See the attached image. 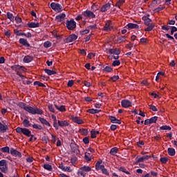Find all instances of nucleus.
<instances>
[{
  "label": "nucleus",
  "instance_id": "nucleus-11",
  "mask_svg": "<svg viewBox=\"0 0 177 177\" xmlns=\"http://www.w3.org/2000/svg\"><path fill=\"white\" fill-rule=\"evenodd\" d=\"M19 42L21 45H23V46H26V48H30V46H31L30 43H28V41L24 38H20Z\"/></svg>",
  "mask_w": 177,
  "mask_h": 177
},
{
  "label": "nucleus",
  "instance_id": "nucleus-15",
  "mask_svg": "<svg viewBox=\"0 0 177 177\" xmlns=\"http://www.w3.org/2000/svg\"><path fill=\"white\" fill-rule=\"evenodd\" d=\"M109 52L111 55H116L118 56L121 53V50L120 48H110L109 50Z\"/></svg>",
  "mask_w": 177,
  "mask_h": 177
},
{
  "label": "nucleus",
  "instance_id": "nucleus-9",
  "mask_svg": "<svg viewBox=\"0 0 177 177\" xmlns=\"http://www.w3.org/2000/svg\"><path fill=\"white\" fill-rule=\"evenodd\" d=\"M122 107L124 109H128V107H132V102L129 100H122L121 101Z\"/></svg>",
  "mask_w": 177,
  "mask_h": 177
},
{
  "label": "nucleus",
  "instance_id": "nucleus-23",
  "mask_svg": "<svg viewBox=\"0 0 177 177\" xmlns=\"http://www.w3.org/2000/svg\"><path fill=\"white\" fill-rule=\"evenodd\" d=\"M28 27H29V28H37L39 27V23H35V22L28 23Z\"/></svg>",
  "mask_w": 177,
  "mask_h": 177
},
{
  "label": "nucleus",
  "instance_id": "nucleus-51",
  "mask_svg": "<svg viewBox=\"0 0 177 177\" xmlns=\"http://www.w3.org/2000/svg\"><path fill=\"white\" fill-rule=\"evenodd\" d=\"M41 140L46 143V144H48V142H49V138L46 136H44L41 138Z\"/></svg>",
  "mask_w": 177,
  "mask_h": 177
},
{
  "label": "nucleus",
  "instance_id": "nucleus-46",
  "mask_svg": "<svg viewBox=\"0 0 177 177\" xmlns=\"http://www.w3.org/2000/svg\"><path fill=\"white\" fill-rule=\"evenodd\" d=\"M157 120H158V117L153 116L149 119V122H151V124H156V122H157Z\"/></svg>",
  "mask_w": 177,
  "mask_h": 177
},
{
  "label": "nucleus",
  "instance_id": "nucleus-53",
  "mask_svg": "<svg viewBox=\"0 0 177 177\" xmlns=\"http://www.w3.org/2000/svg\"><path fill=\"white\" fill-rule=\"evenodd\" d=\"M160 162L162 164H167V162H168V158H160Z\"/></svg>",
  "mask_w": 177,
  "mask_h": 177
},
{
  "label": "nucleus",
  "instance_id": "nucleus-37",
  "mask_svg": "<svg viewBox=\"0 0 177 177\" xmlns=\"http://www.w3.org/2000/svg\"><path fill=\"white\" fill-rule=\"evenodd\" d=\"M171 127L168 125H163L160 127V131H171Z\"/></svg>",
  "mask_w": 177,
  "mask_h": 177
},
{
  "label": "nucleus",
  "instance_id": "nucleus-63",
  "mask_svg": "<svg viewBox=\"0 0 177 177\" xmlns=\"http://www.w3.org/2000/svg\"><path fill=\"white\" fill-rule=\"evenodd\" d=\"M91 138H92V139L96 138V133L95 132L94 130H92V131H91Z\"/></svg>",
  "mask_w": 177,
  "mask_h": 177
},
{
  "label": "nucleus",
  "instance_id": "nucleus-56",
  "mask_svg": "<svg viewBox=\"0 0 177 177\" xmlns=\"http://www.w3.org/2000/svg\"><path fill=\"white\" fill-rule=\"evenodd\" d=\"M48 109L51 113H55V107L53 106V105L49 104H48Z\"/></svg>",
  "mask_w": 177,
  "mask_h": 177
},
{
  "label": "nucleus",
  "instance_id": "nucleus-49",
  "mask_svg": "<svg viewBox=\"0 0 177 177\" xmlns=\"http://www.w3.org/2000/svg\"><path fill=\"white\" fill-rule=\"evenodd\" d=\"M44 48H50L52 46V43L49 41H46L44 43Z\"/></svg>",
  "mask_w": 177,
  "mask_h": 177
},
{
  "label": "nucleus",
  "instance_id": "nucleus-30",
  "mask_svg": "<svg viewBox=\"0 0 177 177\" xmlns=\"http://www.w3.org/2000/svg\"><path fill=\"white\" fill-rule=\"evenodd\" d=\"M80 169H82L84 172H91V171H92V167L89 166H83L80 167Z\"/></svg>",
  "mask_w": 177,
  "mask_h": 177
},
{
  "label": "nucleus",
  "instance_id": "nucleus-8",
  "mask_svg": "<svg viewBox=\"0 0 177 177\" xmlns=\"http://www.w3.org/2000/svg\"><path fill=\"white\" fill-rule=\"evenodd\" d=\"M83 15L84 16V17H88V19H95L96 17L95 13L89 10H86V11H84L83 12Z\"/></svg>",
  "mask_w": 177,
  "mask_h": 177
},
{
  "label": "nucleus",
  "instance_id": "nucleus-44",
  "mask_svg": "<svg viewBox=\"0 0 177 177\" xmlns=\"http://www.w3.org/2000/svg\"><path fill=\"white\" fill-rule=\"evenodd\" d=\"M43 168H44V169H46L47 171H52V169H53L52 165H50L49 164H44L43 165Z\"/></svg>",
  "mask_w": 177,
  "mask_h": 177
},
{
  "label": "nucleus",
  "instance_id": "nucleus-39",
  "mask_svg": "<svg viewBox=\"0 0 177 177\" xmlns=\"http://www.w3.org/2000/svg\"><path fill=\"white\" fill-rule=\"evenodd\" d=\"M1 151L3 153H8V154H9L10 153V148H9V147H4L1 149Z\"/></svg>",
  "mask_w": 177,
  "mask_h": 177
},
{
  "label": "nucleus",
  "instance_id": "nucleus-7",
  "mask_svg": "<svg viewBox=\"0 0 177 177\" xmlns=\"http://www.w3.org/2000/svg\"><path fill=\"white\" fill-rule=\"evenodd\" d=\"M70 147H71L73 153L76 154V156H78V154H80L79 147L77 146V144H75V142H71L70 145Z\"/></svg>",
  "mask_w": 177,
  "mask_h": 177
},
{
  "label": "nucleus",
  "instance_id": "nucleus-20",
  "mask_svg": "<svg viewBox=\"0 0 177 177\" xmlns=\"http://www.w3.org/2000/svg\"><path fill=\"white\" fill-rule=\"evenodd\" d=\"M109 120L112 124H118L119 125H121V120L117 119L115 116H109Z\"/></svg>",
  "mask_w": 177,
  "mask_h": 177
},
{
  "label": "nucleus",
  "instance_id": "nucleus-61",
  "mask_svg": "<svg viewBox=\"0 0 177 177\" xmlns=\"http://www.w3.org/2000/svg\"><path fill=\"white\" fill-rule=\"evenodd\" d=\"M144 145L145 142H143V140H140L137 142V146H138V147H142V146H144Z\"/></svg>",
  "mask_w": 177,
  "mask_h": 177
},
{
  "label": "nucleus",
  "instance_id": "nucleus-5",
  "mask_svg": "<svg viewBox=\"0 0 177 177\" xmlns=\"http://www.w3.org/2000/svg\"><path fill=\"white\" fill-rule=\"evenodd\" d=\"M50 8L55 12H62V9H63V7L62 6V5H60L59 3H55V2H53L50 3Z\"/></svg>",
  "mask_w": 177,
  "mask_h": 177
},
{
  "label": "nucleus",
  "instance_id": "nucleus-35",
  "mask_svg": "<svg viewBox=\"0 0 177 177\" xmlns=\"http://www.w3.org/2000/svg\"><path fill=\"white\" fill-rule=\"evenodd\" d=\"M23 125L26 128H28V127H31V123H30V120L25 119L23 121Z\"/></svg>",
  "mask_w": 177,
  "mask_h": 177
},
{
  "label": "nucleus",
  "instance_id": "nucleus-12",
  "mask_svg": "<svg viewBox=\"0 0 177 177\" xmlns=\"http://www.w3.org/2000/svg\"><path fill=\"white\" fill-rule=\"evenodd\" d=\"M10 151L12 156H15V157H19V158H21V153L15 149L14 148H10Z\"/></svg>",
  "mask_w": 177,
  "mask_h": 177
},
{
  "label": "nucleus",
  "instance_id": "nucleus-50",
  "mask_svg": "<svg viewBox=\"0 0 177 177\" xmlns=\"http://www.w3.org/2000/svg\"><path fill=\"white\" fill-rule=\"evenodd\" d=\"M77 175H81V176L85 177L86 173H85L84 170L81 169L80 167V170L77 171Z\"/></svg>",
  "mask_w": 177,
  "mask_h": 177
},
{
  "label": "nucleus",
  "instance_id": "nucleus-54",
  "mask_svg": "<svg viewBox=\"0 0 177 177\" xmlns=\"http://www.w3.org/2000/svg\"><path fill=\"white\" fill-rule=\"evenodd\" d=\"M120 64H121V62H120V60H115L113 63H112V66L113 67H116V66H120Z\"/></svg>",
  "mask_w": 177,
  "mask_h": 177
},
{
  "label": "nucleus",
  "instance_id": "nucleus-31",
  "mask_svg": "<svg viewBox=\"0 0 177 177\" xmlns=\"http://www.w3.org/2000/svg\"><path fill=\"white\" fill-rule=\"evenodd\" d=\"M44 72L46 74H48V75H55V74H56V71L46 68L44 69Z\"/></svg>",
  "mask_w": 177,
  "mask_h": 177
},
{
  "label": "nucleus",
  "instance_id": "nucleus-26",
  "mask_svg": "<svg viewBox=\"0 0 177 177\" xmlns=\"http://www.w3.org/2000/svg\"><path fill=\"white\" fill-rule=\"evenodd\" d=\"M142 20L145 21V26H149V24H151V19L147 17H142Z\"/></svg>",
  "mask_w": 177,
  "mask_h": 177
},
{
  "label": "nucleus",
  "instance_id": "nucleus-59",
  "mask_svg": "<svg viewBox=\"0 0 177 177\" xmlns=\"http://www.w3.org/2000/svg\"><path fill=\"white\" fill-rule=\"evenodd\" d=\"M84 86H87V88H89V86H92V84L88 81H84L83 82Z\"/></svg>",
  "mask_w": 177,
  "mask_h": 177
},
{
  "label": "nucleus",
  "instance_id": "nucleus-10",
  "mask_svg": "<svg viewBox=\"0 0 177 177\" xmlns=\"http://www.w3.org/2000/svg\"><path fill=\"white\" fill-rule=\"evenodd\" d=\"M111 8V3H106V4L103 5L100 8V12L102 13H105V12H107L109 9Z\"/></svg>",
  "mask_w": 177,
  "mask_h": 177
},
{
  "label": "nucleus",
  "instance_id": "nucleus-18",
  "mask_svg": "<svg viewBox=\"0 0 177 177\" xmlns=\"http://www.w3.org/2000/svg\"><path fill=\"white\" fill-rule=\"evenodd\" d=\"M57 124L61 128H63V127H68V125H70V123H68L67 120H57Z\"/></svg>",
  "mask_w": 177,
  "mask_h": 177
},
{
  "label": "nucleus",
  "instance_id": "nucleus-6",
  "mask_svg": "<svg viewBox=\"0 0 177 177\" xmlns=\"http://www.w3.org/2000/svg\"><path fill=\"white\" fill-rule=\"evenodd\" d=\"M77 39L78 36L77 35L72 34L64 39V42H66V44H70V42H74V41H76Z\"/></svg>",
  "mask_w": 177,
  "mask_h": 177
},
{
  "label": "nucleus",
  "instance_id": "nucleus-25",
  "mask_svg": "<svg viewBox=\"0 0 177 177\" xmlns=\"http://www.w3.org/2000/svg\"><path fill=\"white\" fill-rule=\"evenodd\" d=\"M147 28H145V31L150 32V31H153V29L156 26V24L151 23V24H149V25H147Z\"/></svg>",
  "mask_w": 177,
  "mask_h": 177
},
{
  "label": "nucleus",
  "instance_id": "nucleus-60",
  "mask_svg": "<svg viewBox=\"0 0 177 177\" xmlns=\"http://www.w3.org/2000/svg\"><path fill=\"white\" fill-rule=\"evenodd\" d=\"M83 142L84 145H88L89 143V137H85L83 138Z\"/></svg>",
  "mask_w": 177,
  "mask_h": 177
},
{
  "label": "nucleus",
  "instance_id": "nucleus-42",
  "mask_svg": "<svg viewBox=\"0 0 177 177\" xmlns=\"http://www.w3.org/2000/svg\"><path fill=\"white\" fill-rule=\"evenodd\" d=\"M14 32H15V34H16V35H18L19 37H21V36L26 35L25 32H20V30H19L17 29H15L14 30Z\"/></svg>",
  "mask_w": 177,
  "mask_h": 177
},
{
  "label": "nucleus",
  "instance_id": "nucleus-13",
  "mask_svg": "<svg viewBox=\"0 0 177 177\" xmlns=\"http://www.w3.org/2000/svg\"><path fill=\"white\" fill-rule=\"evenodd\" d=\"M111 28H113L111 21H108L104 26V31L109 32V31H111Z\"/></svg>",
  "mask_w": 177,
  "mask_h": 177
},
{
  "label": "nucleus",
  "instance_id": "nucleus-4",
  "mask_svg": "<svg viewBox=\"0 0 177 177\" xmlns=\"http://www.w3.org/2000/svg\"><path fill=\"white\" fill-rule=\"evenodd\" d=\"M0 171L3 174H6L8 172V163L6 162V160H0Z\"/></svg>",
  "mask_w": 177,
  "mask_h": 177
},
{
  "label": "nucleus",
  "instance_id": "nucleus-45",
  "mask_svg": "<svg viewBox=\"0 0 177 177\" xmlns=\"http://www.w3.org/2000/svg\"><path fill=\"white\" fill-rule=\"evenodd\" d=\"M7 17L10 20V21H13L15 20V17L13 16V14L10 13V12H7Z\"/></svg>",
  "mask_w": 177,
  "mask_h": 177
},
{
  "label": "nucleus",
  "instance_id": "nucleus-32",
  "mask_svg": "<svg viewBox=\"0 0 177 177\" xmlns=\"http://www.w3.org/2000/svg\"><path fill=\"white\" fill-rule=\"evenodd\" d=\"M55 108L57 109V110L62 113L66 111V106L64 105H61L60 106L55 105Z\"/></svg>",
  "mask_w": 177,
  "mask_h": 177
},
{
  "label": "nucleus",
  "instance_id": "nucleus-24",
  "mask_svg": "<svg viewBox=\"0 0 177 177\" xmlns=\"http://www.w3.org/2000/svg\"><path fill=\"white\" fill-rule=\"evenodd\" d=\"M39 120L40 121L41 124H43L44 125H46V127H52L50 124L46 121V119L44 118H39Z\"/></svg>",
  "mask_w": 177,
  "mask_h": 177
},
{
  "label": "nucleus",
  "instance_id": "nucleus-19",
  "mask_svg": "<svg viewBox=\"0 0 177 177\" xmlns=\"http://www.w3.org/2000/svg\"><path fill=\"white\" fill-rule=\"evenodd\" d=\"M71 120L72 121H73V122H75L76 124H84V122L81 119H80V118H78L77 116L72 115Z\"/></svg>",
  "mask_w": 177,
  "mask_h": 177
},
{
  "label": "nucleus",
  "instance_id": "nucleus-21",
  "mask_svg": "<svg viewBox=\"0 0 177 177\" xmlns=\"http://www.w3.org/2000/svg\"><path fill=\"white\" fill-rule=\"evenodd\" d=\"M8 130L9 127H8V125H4L2 123H0V132H1V133H5Z\"/></svg>",
  "mask_w": 177,
  "mask_h": 177
},
{
  "label": "nucleus",
  "instance_id": "nucleus-34",
  "mask_svg": "<svg viewBox=\"0 0 177 177\" xmlns=\"http://www.w3.org/2000/svg\"><path fill=\"white\" fill-rule=\"evenodd\" d=\"M33 85L34 86L37 85V86H40L41 88H46V86L45 84H44V83H42L39 81L34 82Z\"/></svg>",
  "mask_w": 177,
  "mask_h": 177
},
{
  "label": "nucleus",
  "instance_id": "nucleus-57",
  "mask_svg": "<svg viewBox=\"0 0 177 177\" xmlns=\"http://www.w3.org/2000/svg\"><path fill=\"white\" fill-rule=\"evenodd\" d=\"M150 110H152V111H158V109H157V107L154 105H149Z\"/></svg>",
  "mask_w": 177,
  "mask_h": 177
},
{
  "label": "nucleus",
  "instance_id": "nucleus-27",
  "mask_svg": "<svg viewBox=\"0 0 177 177\" xmlns=\"http://www.w3.org/2000/svg\"><path fill=\"white\" fill-rule=\"evenodd\" d=\"M52 118L53 120V127L55 128L56 131L59 129V125H57V120L56 119V116L52 115Z\"/></svg>",
  "mask_w": 177,
  "mask_h": 177
},
{
  "label": "nucleus",
  "instance_id": "nucleus-43",
  "mask_svg": "<svg viewBox=\"0 0 177 177\" xmlns=\"http://www.w3.org/2000/svg\"><path fill=\"white\" fill-rule=\"evenodd\" d=\"M126 39H127V37L120 36V37H118L117 41H118V42H119V44H121V42H125Z\"/></svg>",
  "mask_w": 177,
  "mask_h": 177
},
{
  "label": "nucleus",
  "instance_id": "nucleus-36",
  "mask_svg": "<svg viewBox=\"0 0 177 177\" xmlns=\"http://www.w3.org/2000/svg\"><path fill=\"white\" fill-rule=\"evenodd\" d=\"M80 132L81 135H83L84 136H86V135L89 133V131L87 130V129H80Z\"/></svg>",
  "mask_w": 177,
  "mask_h": 177
},
{
  "label": "nucleus",
  "instance_id": "nucleus-1",
  "mask_svg": "<svg viewBox=\"0 0 177 177\" xmlns=\"http://www.w3.org/2000/svg\"><path fill=\"white\" fill-rule=\"evenodd\" d=\"M18 106L20 107V109H24L25 111H27V113H29V114H32L33 115H35V114H39L40 115L44 114V111H42V109H39L38 107L27 105V104L24 102H19Z\"/></svg>",
  "mask_w": 177,
  "mask_h": 177
},
{
  "label": "nucleus",
  "instance_id": "nucleus-52",
  "mask_svg": "<svg viewBox=\"0 0 177 177\" xmlns=\"http://www.w3.org/2000/svg\"><path fill=\"white\" fill-rule=\"evenodd\" d=\"M171 27V35H174V32H176L177 28L176 26H170Z\"/></svg>",
  "mask_w": 177,
  "mask_h": 177
},
{
  "label": "nucleus",
  "instance_id": "nucleus-38",
  "mask_svg": "<svg viewBox=\"0 0 177 177\" xmlns=\"http://www.w3.org/2000/svg\"><path fill=\"white\" fill-rule=\"evenodd\" d=\"M167 153H168L169 156H174L175 153H176L175 149H174V148H168Z\"/></svg>",
  "mask_w": 177,
  "mask_h": 177
},
{
  "label": "nucleus",
  "instance_id": "nucleus-29",
  "mask_svg": "<svg viewBox=\"0 0 177 177\" xmlns=\"http://www.w3.org/2000/svg\"><path fill=\"white\" fill-rule=\"evenodd\" d=\"M84 160L87 161V162H89V161L92 160V158H91V153L88 152L84 153Z\"/></svg>",
  "mask_w": 177,
  "mask_h": 177
},
{
  "label": "nucleus",
  "instance_id": "nucleus-33",
  "mask_svg": "<svg viewBox=\"0 0 177 177\" xmlns=\"http://www.w3.org/2000/svg\"><path fill=\"white\" fill-rule=\"evenodd\" d=\"M32 128H33V129H39V131H42V129H44V127H42V126L38 124H32Z\"/></svg>",
  "mask_w": 177,
  "mask_h": 177
},
{
  "label": "nucleus",
  "instance_id": "nucleus-40",
  "mask_svg": "<svg viewBox=\"0 0 177 177\" xmlns=\"http://www.w3.org/2000/svg\"><path fill=\"white\" fill-rule=\"evenodd\" d=\"M104 73H111L113 71V68L111 66H105L104 68L102 69Z\"/></svg>",
  "mask_w": 177,
  "mask_h": 177
},
{
  "label": "nucleus",
  "instance_id": "nucleus-17",
  "mask_svg": "<svg viewBox=\"0 0 177 177\" xmlns=\"http://www.w3.org/2000/svg\"><path fill=\"white\" fill-rule=\"evenodd\" d=\"M32 60H34V57L31 55H26L23 59L24 63H31Z\"/></svg>",
  "mask_w": 177,
  "mask_h": 177
},
{
  "label": "nucleus",
  "instance_id": "nucleus-3",
  "mask_svg": "<svg viewBox=\"0 0 177 177\" xmlns=\"http://www.w3.org/2000/svg\"><path fill=\"white\" fill-rule=\"evenodd\" d=\"M66 28L73 31V30L75 29L77 27V22L74 21V19H71L70 21H66Z\"/></svg>",
  "mask_w": 177,
  "mask_h": 177
},
{
  "label": "nucleus",
  "instance_id": "nucleus-47",
  "mask_svg": "<svg viewBox=\"0 0 177 177\" xmlns=\"http://www.w3.org/2000/svg\"><path fill=\"white\" fill-rule=\"evenodd\" d=\"M118 80H120V76L114 75L109 79V81H112V82H115V81H117Z\"/></svg>",
  "mask_w": 177,
  "mask_h": 177
},
{
  "label": "nucleus",
  "instance_id": "nucleus-22",
  "mask_svg": "<svg viewBox=\"0 0 177 177\" xmlns=\"http://www.w3.org/2000/svg\"><path fill=\"white\" fill-rule=\"evenodd\" d=\"M55 19H56V20H58V21H60V22L64 21V19H66V14L62 13L59 15H57L55 17Z\"/></svg>",
  "mask_w": 177,
  "mask_h": 177
},
{
  "label": "nucleus",
  "instance_id": "nucleus-14",
  "mask_svg": "<svg viewBox=\"0 0 177 177\" xmlns=\"http://www.w3.org/2000/svg\"><path fill=\"white\" fill-rule=\"evenodd\" d=\"M151 156H149V155H145L140 158H138L137 160V161L136 162V164H139V162H144L145 161H147V160H149V158H151Z\"/></svg>",
  "mask_w": 177,
  "mask_h": 177
},
{
  "label": "nucleus",
  "instance_id": "nucleus-28",
  "mask_svg": "<svg viewBox=\"0 0 177 177\" xmlns=\"http://www.w3.org/2000/svg\"><path fill=\"white\" fill-rule=\"evenodd\" d=\"M109 153L111 156H115V154L118 153V149L115 147L113 148H111Z\"/></svg>",
  "mask_w": 177,
  "mask_h": 177
},
{
  "label": "nucleus",
  "instance_id": "nucleus-16",
  "mask_svg": "<svg viewBox=\"0 0 177 177\" xmlns=\"http://www.w3.org/2000/svg\"><path fill=\"white\" fill-rule=\"evenodd\" d=\"M127 27L129 30H139V25L136 24H132V23H129L127 25Z\"/></svg>",
  "mask_w": 177,
  "mask_h": 177
},
{
  "label": "nucleus",
  "instance_id": "nucleus-62",
  "mask_svg": "<svg viewBox=\"0 0 177 177\" xmlns=\"http://www.w3.org/2000/svg\"><path fill=\"white\" fill-rule=\"evenodd\" d=\"M80 34L82 35H85V34H89V30L86 29L84 30H82V31H80Z\"/></svg>",
  "mask_w": 177,
  "mask_h": 177
},
{
  "label": "nucleus",
  "instance_id": "nucleus-48",
  "mask_svg": "<svg viewBox=\"0 0 177 177\" xmlns=\"http://www.w3.org/2000/svg\"><path fill=\"white\" fill-rule=\"evenodd\" d=\"M119 171H120L121 172H124L127 175H131V173H129V171H127V169L122 167H120Z\"/></svg>",
  "mask_w": 177,
  "mask_h": 177
},
{
  "label": "nucleus",
  "instance_id": "nucleus-58",
  "mask_svg": "<svg viewBox=\"0 0 177 177\" xmlns=\"http://www.w3.org/2000/svg\"><path fill=\"white\" fill-rule=\"evenodd\" d=\"M102 173L104 175H106V176H109L110 175V173L109 172V171L106 168L102 169Z\"/></svg>",
  "mask_w": 177,
  "mask_h": 177
},
{
  "label": "nucleus",
  "instance_id": "nucleus-55",
  "mask_svg": "<svg viewBox=\"0 0 177 177\" xmlns=\"http://www.w3.org/2000/svg\"><path fill=\"white\" fill-rule=\"evenodd\" d=\"M106 167H104V165H100L98 167H95V169L97 171H99V170H101V171H103V169H104Z\"/></svg>",
  "mask_w": 177,
  "mask_h": 177
},
{
  "label": "nucleus",
  "instance_id": "nucleus-41",
  "mask_svg": "<svg viewBox=\"0 0 177 177\" xmlns=\"http://www.w3.org/2000/svg\"><path fill=\"white\" fill-rule=\"evenodd\" d=\"M10 68L12 70V71H15V73H17V71L20 70V65L11 66Z\"/></svg>",
  "mask_w": 177,
  "mask_h": 177
},
{
  "label": "nucleus",
  "instance_id": "nucleus-64",
  "mask_svg": "<svg viewBox=\"0 0 177 177\" xmlns=\"http://www.w3.org/2000/svg\"><path fill=\"white\" fill-rule=\"evenodd\" d=\"M15 21L17 24H20V23H21V18L20 17H16Z\"/></svg>",
  "mask_w": 177,
  "mask_h": 177
},
{
  "label": "nucleus",
  "instance_id": "nucleus-2",
  "mask_svg": "<svg viewBox=\"0 0 177 177\" xmlns=\"http://www.w3.org/2000/svg\"><path fill=\"white\" fill-rule=\"evenodd\" d=\"M15 131L17 133H23L24 135H25V136H27L28 138H30V136H31V131H30V129L27 128L17 127Z\"/></svg>",
  "mask_w": 177,
  "mask_h": 177
}]
</instances>
